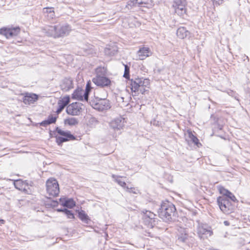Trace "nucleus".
Masks as SVG:
<instances>
[{"label":"nucleus","mask_w":250,"mask_h":250,"mask_svg":"<svg viewBox=\"0 0 250 250\" xmlns=\"http://www.w3.org/2000/svg\"><path fill=\"white\" fill-rule=\"evenodd\" d=\"M176 208L175 206L169 202H163L159 208L158 213L159 216L164 221H170Z\"/></svg>","instance_id":"f257e3e1"},{"label":"nucleus","mask_w":250,"mask_h":250,"mask_svg":"<svg viewBox=\"0 0 250 250\" xmlns=\"http://www.w3.org/2000/svg\"><path fill=\"white\" fill-rule=\"evenodd\" d=\"M149 84V81L147 79L143 78H136L131 81V89L132 92H138L140 91L142 94L146 92L145 87Z\"/></svg>","instance_id":"f03ea898"},{"label":"nucleus","mask_w":250,"mask_h":250,"mask_svg":"<svg viewBox=\"0 0 250 250\" xmlns=\"http://www.w3.org/2000/svg\"><path fill=\"white\" fill-rule=\"evenodd\" d=\"M217 202L221 211L225 213L229 214L234 209V205L226 196L218 197Z\"/></svg>","instance_id":"7ed1b4c3"},{"label":"nucleus","mask_w":250,"mask_h":250,"mask_svg":"<svg viewBox=\"0 0 250 250\" xmlns=\"http://www.w3.org/2000/svg\"><path fill=\"white\" fill-rule=\"evenodd\" d=\"M46 191L51 196L56 197L59 195L60 189L57 181L54 178H50L46 182Z\"/></svg>","instance_id":"20e7f679"},{"label":"nucleus","mask_w":250,"mask_h":250,"mask_svg":"<svg viewBox=\"0 0 250 250\" xmlns=\"http://www.w3.org/2000/svg\"><path fill=\"white\" fill-rule=\"evenodd\" d=\"M56 131L59 135L62 136H56V142L58 145H61L63 142L75 139V136L71 134L69 131H64L57 127L56 128Z\"/></svg>","instance_id":"39448f33"},{"label":"nucleus","mask_w":250,"mask_h":250,"mask_svg":"<svg viewBox=\"0 0 250 250\" xmlns=\"http://www.w3.org/2000/svg\"><path fill=\"white\" fill-rule=\"evenodd\" d=\"M89 104L93 108L99 111L107 110L110 107L109 101L106 99L97 100L96 101H91Z\"/></svg>","instance_id":"423d86ee"},{"label":"nucleus","mask_w":250,"mask_h":250,"mask_svg":"<svg viewBox=\"0 0 250 250\" xmlns=\"http://www.w3.org/2000/svg\"><path fill=\"white\" fill-rule=\"evenodd\" d=\"M72 30L70 25L67 23L57 25V37L63 38L69 35Z\"/></svg>","instance_id":"0eeeda50"},{"label":"nucleus","mask_w":250,"mask_h":250,"mask_svg":"<svg viewBox=\"0 0 250 250\" xmlns=\"http://www.w3.org/2000/svg\"><path fill=\"white\" fill-rule=\"evenodd\" d=\"M82 104L79 103H74L66 108V112L69 115L76 116L79 115L82 111Z\"/></svg>","instance_id":"6e6552de"},{"label":"nucleus","mask_w":250,"mask_h":250,"mask_svg":"<svg viewBox=\"0 0 250 250\" xmlns=\"http://www.w3.org/2000/svg\"><path fill=\"white\" fill-rule=\"evenodd\" d=\"M92 82L97 86L101 87L110 86L111 82L105 76H95L92 79Z\"/></svg>","instance_id":"1a4fd4ad"},{"label":"nucleus","mask_w":250,"mask_h":250,"mask_svg":"<svg viewBox=\"0 0 250 250\" xmlns=\"http://www.w3.org/2000/svg\"><path fill=\"white\" fill-rule=\"evenodd\" d=\"M17 189L24 192L25 194H30L32 189L31 186L27 181L21 179H17Z\"/></svg>","instance_id":"9d476101"},{"label":"nucleus","mask_w":250,"mask_h":250,"mask_svg":"<svg viewBox=\"0 0 250 250\" xmlns=\"http://www.w3.org/2000/svg\"><path fill=\"white\" fill-rule=\"evenodd\" d=\"M142 213L144 214L143 219L144 222L148 226L152 227L155 222V214L152 212L146 210H143Z\"/></svg>","instance_id":"9b49d317"},{"label":"nucleus","mask_w":250,"mask_h":250,"mask_svg":"<svg viewBox=\"0 0 250 250\" xmlns=\"http://www.w3.org/2000/svg\"><path fill=\"white\" fill-rule=\"evenodd\" d=\"M197 233L200 238L203 237V235L211 236L212 232L209 229V227L206 224H199L197 227Z\"/></svg>","instance_id":"f8f14e48"},{"label":"nucleus","mask_w":250,"mask_h":250,"mask_svg":"<svg viewBox=\"0 0 250 250\" xmlns=\"http://www.w3.org/2000/svg\"><path fill=\"white\" fill-rule=\"evenodd\" d=\"M43 33L47 36L53 37V38H58L57 36V25H48L42 29Z\"/></svg>","instance_id":"ddd939ff"},{"label":"nucleus","mask_w":250,"mask_h":250,"mask_svg":"<svg viewBox=\"0 0 250 250\" xmlns=\"http://www.w3.org/2000/svg\"><path fill=\"white\" fill-rule=\"evenodd\" d=\"M124 126V119L119 117L112 120L110 123V126L114 130H120Z\"/></svg>","instance_id":"4468645a"},{"label":"nucleus","mask_w":250,"mask_h":250,"mask_svg":"<svg viewBox=\"0 0 250 250\" xmlns=\"http://www.w3.org/2000/svg\"><path fill=\"white\" fill-rule=\"evenodd\" d=\"M137 54L141 60H144L147 57L150 56L152 53L148 47L143 46L141 47L137 52Z\"/></svg>","instance_id":"2eb2a0df"},{"label":"nucleus","mask_w":250,"mask_h":250,"mask_svg":"<svg viewBox=\"0 0 250 250\" xmlns=\"http://www.w3.org/2000/svg\"><path fill=\"white\" fill-rule=\"evenodd\" d=\"M60 87L63 91H68L73 88V81L70 78H64L60 84Z\"/></svg>","instance_id":"dca6fc26"},{"label":"nucleus","mask_w":250,"mask_h":250,"mask_svg":"<svg viewBox=\"0 0 250 250\" xmlns=\"http://www.w3.org/2000/svg\"><path fill=\"white\" fill-rule=\"evenodd\" d=\"M72 98L73 99L83 101L84 100L88 102V98H85V93L84 90L81 88H78L76 89L72 94Z\"/></svg>","instance_id":"f3484780"},{"label":"nucleus","mask_w":250,"mask_h":250,"mask_svg":"<svg viewBox=\"0 0 250 250\" xmlns=\"http://www.w3.org/2000/svg\"><path fill=\"white\" fill-rule=\"evenodd\" d=\"M178 240L182 242H185L188 238L187 230L184 228L179 227L177 228Z\"/></svg>","instance_id":"a211bd4d"},{"label":"nucleus","mask_w":250,"mask_h":250,"mask_svg":"<svg viewBox=\"0 0 250 250\" xmlns=\"http://www.w3.org/2000/svg\"><path fill=\"white\" fill-rule=\"evenodd\" d=\"M16 33V28L3 27L0 29V34L4 35L7 39L13 37Z\"/></svg>","instance_id":"6ab92c4d"},{"label":"nucleus","mask_w":250,"mask_h":250,"mask_svg":"<svg viewBox=\"0 0 250 250\" xmlns=\"http://www.w3.org/2000/svg\"><path fill=\"white\" fill-rule=\"evenodd\" d=\"M69 102L70 98L68 96L64 97L59 100L58 102V108L57 109L56 112L58 114L60 113Z\"/></svg>","instance_id":"aec40b11"},{"label":"nucleus","mask_w":250,"mask_h":250,"mask_svg":"<svg viewBox=\"0 0 250 250\" xmlns=\"http://www.w3.org/2000/svg\"><path fill=\"white\" fill-rule=\"evenodd\" d=\"M38 99V96L33 93H26L22 98L23 103L25 104H33Z\"/></svg>","instance_id":"412c9836"},{"label":"nucleus","mask_w":250,"mask_h":250,"mask_svg":"<svg viewBox=\"0 0 250 250\" xmlns=\"http://www.w3.org/2000/svg\"><path fill=\"white\" fill-rule=\"evenodd\" d=\"M149 0H130L127 2V5H126V7L127 8H129L130 7H132L133 6H136L138 5V6L142 5L143 4H147L148 3Z\"/></svg>","instance_id":"4be33fe9"},{"label":"nucleus","mask_w":250,"mask_h":250,"mask_svg":"<svg viewBox=\"0 0 250 250\" xmlns=\"http://www.w3.org/2000/svg\"><path fill=\"white\" fill-rule=\"evenodd\" d=\"M189 32L186 29L185 27H180L178 28L177 30V36L180 39H183L186 38Z\"/></svg>","instance_id":"5701e85b"},{"label":"nucleus","mask_w":250,"mask_h":250,"mask_svg":"<svg viewBox=\"0 0 250 250\" xmlns=\"http://www.w3.org/2000/svg\"><path fill=\"white\" fill-rule=\"evenodd\" d=\"M57 120V117L52 115H49L47 119L41 123V125L43 126H46L47 125L55 123Z\"/></svg>","instance_id":"b1692460"},{"label":"nucleus","mask_w":250,"mask_h":250,"mask_svg":"<svg viewBox=\"0 0 250 250\" xmlns=\"http://www.w3.org/2000/svg\"><path fill=\"white\" fill-rule=\"evenodd\" d=\"M64 123L65 125L73 126L78 125L79 122L77 119L74 117H70L65 119Z\"/></svg>","instance_id":"393cba45"},{"label":"nucleus","mask_w":250,"mask_h":250,"mask_svg":"<svg viewBox=\"0 0 250 250\" xmlns=\"http://www.w3.org/2000/svg\"><path fill=\"white\" fill-rule=\"evenodd\" d=\"M95 72L96 76H105L107 72V69L106 67L100 66L96 69Z\"/></svg>","instance_id":"a878e982"},{"label":"nucleus","mask_w":250,"mask_h":250,"mask_svg":"<svg viewBox=\"0 0 250 250\" xmlns=\"http://www.w3.org/2000/svg\"><path fill=\"white\" fill-rule=\"evenodd\" d=\"M185 6L186 4H181L174 8L175 13L180 16H183L186 13Z\"/></svg>","instance_id":"bb28decb"},{"label":"nucleus","mask_w":250,"mask_h":250,"mask_svg":"<svg viewBox=\"0 0 250 250\" xmlns=\"http://www.w3.org/2000/svg\"><path fill=\"white\" fill-rule=\"evenodd\" d=\"M79 217L83 222L86 224H88L89 222L90 221V219H89L88 216L83 210L79 212Z\"/></svg>","instance_id":"cd10ccee"},{"label":"nucleus","mask_w":250,"mask_h":250,"mask_svg":"<svg viewBox=\"0 0 250 250\" xmlns=\"http://www.w3.org/2000/svg\"><path fill=\"white\" fill-rule=\"evenodd\" d=\"M188 137L190 140L198 147H199L201 146V143L199 142L198 139L195 136L191 131H188Z\"/></svg>","instance_id":"c85d7f7f"},{"label":"nucleus","mask_w":250,"mask_h":250,"mask_svg":"<svg viewBox=\"0 0 250 250\" xmlns=\"http://www.w3.org/2000/svg\"><path fill=\"white\" fill-rule=\"evenodd\" d=\"M62 205L68 208H71L75 206V203L72 199L65 200L64 202H62Z\"/></svg>","instance_id":"c756f323"},{"label":"nucleus","mask_w":250,"mask_h":250,"mask_svg":"<svg viewBox=\"0 0 250 250\" xmlns=\"http://www.w3.org/2000/svg\"><path fill=\"white\" fill-rule=\"evenodd\" d=\"M112 177L114 179L115 181L116 182H117L120 186H121L122 187L126 188V187H125V186H126L125 182L121 181L119 179V178L120 177V176L113 174L112 175Z\"/></svg>","instance_id":"7c9ffc66"},{"label":"nucleus","mask_w":250,"mask_h":250,"mask_svg":"<svg viewBox=\"0 0 250 250\" xmlns=\"http://www.w3.org/2000/svg\"><path fill=\"white\" fill-rule=\"evenodd\" d=\"M91 83L88 82L86 85L85 89L84 90L85 93V98H88L89 93L91 89Z\"/></svg>","instance_id":"2f4dec72"},{"label":"nucleus","mask_w":250,"mask_h":250,"mask_svg":"<svg viewBox=\"0 0 250 250\" xmlns=\"http://www.w3.org/2000/svg\"><path fill=\"white\" fill-rule=\"evenodd\" d=\"M227 197V198L229 199V200H231V202H237L238 200L235 197V196L233 194H232L231 192H229V194L226 196Z\"/></svg>","instance_id":"473e14b6"},{"label":"nucleus","mask_w":250,"mask_h":250,"mask_svg":"<svg viewBox=\"0 0 250 250\" xmlns=\"http://www.w3.org/2000/svg\"><path fill=\"white\" fill-rule=\"evenodd\" d=\"M181 4H186L185 0H175L174 1L173 6L174 8H175L179 6V5Z\"/></svg>","instance_id":"72a5a7b5"},{"label":"nucleus","mask_w":250,"mask_h":250,"mask_svg":"<svg viewBox=\"0 0 250 250\" xmlns=\"http://www.w3.org/2000/svg\"><path fill=\"white\" fill-rule=\"evenodd\" d=\"M129 76V67L126 65H125V72L124 77L125 78H128Z\"/></svg>","instance_id":"f704fd0d"},{"label":"nucleus","mask_w":250,"mask_h":250,"mask_svg":"<svg viewBox=\"0 0 250 250\" xmlns=\"http://www.w3.org/2000/svg\"><path fill=\"white\" fill-rule=\"evenodd\" d=\"M126 191L129 193H133L134 194H137L138 192V190L134 188H129L128 187H126Z\"/></svg>","instance_id":"c9c22d12"},{"label":"nucleus","mask_w":250,"mask_h":250,"mask_svg":"<svg viewBox=\"0 0 250 250\" xmlns=\"http://www.w3.org/2000/svg\"><path fill=\"white\" fill-rule=\"evenodd\" d=\"M64 213L69 218H74V215L71 211L68 210L67 209H64Z\"/></svg>","instance_id":"e433bc0d"},{"label":"nucleus","mask_w":250,"mask_h":250,"mask_svg":"<svg viewBox=\"0 0 250 250\" xmlns=\"http://www.w3.org/2000/svg\"><path fill=\"white\" fill-rule=\"evenodd\" d=\"M110 50V48H106L105 49V53L106 54H108L109 55H110V56H113L114 55L115 53L117 51V50L116 49H113V50L111 52H109V50Z\"/></svg>","instance_id":"4c0bfd02"},{"label":"nucleus","mask_w":250,"mask_h":250,"mask_svg":"<svg viewBox=\"0 0 250 250\" xmlns=\"http://www.w3.org/2000/svg\"><path fill=\"white\" fill-rule=\"evenodd\" d=\"M229 192V191L225 189L224 188H220V193L223 194L222 196H226Z\"/></svg>","instance_id":"58836bf2"},{"label":"nucleus","mask_w":250,"mask_h":250,"mask_svg":"<svg viewBox=\"0 0 250 250\" xmlns=\"http://www.w3.org/2000/svg\"><path fill=\"white\" fill-rule=\"evenodd\" d=\"M47 10H49V14L47 15V16L50 19H53L55 16V13L53 9H47Z\"/></svg>","instance_id":"ea45409f"},{"label":"nucleus","mask_w":250,"mask_h":250,"mask_svg":"<svg viewBox=\"0 0 250 250\" xmlns=\"http://www.w3.org/2000/svg\"><path fill=\"white\" fill-rule=\"evenodd\" d=\"M117 100L118 101V102H119V103H122L123 104V105H125L127 104V103L126 102L125 103H124V98L123 97H121V96H117Z\"/></svg>","instance_id":"a19ab883"},{"label":"nucleus","mask_w":250,"mask_h":250,"mask_svg":"<svg viewBox=\"0 0 250 250\" xmlns=\"http://www.w3.org/2000/svg\"><path fill=\"white\" fill-rule=\"evenodd\" d=\"M47 9H52V8H49V7H46L43 8V12L44 14H49V10H47V12L46 11Z\"/></svg>","instance_id":"79ce46f5"},{"label":"nucleus","mask_w":250,"mask_h":250,"mask_svg":"<svg viewBox=\"0 0 250 250\" xmlns=\"http://www.w3.org/2000/svg\"><path fill=\"white\" fill-rule=\"evenodd\" d=\"M224 224L225 226H229V223L228 221H225L224 222Z\"/></svg>","instance_id":"37998d69"},{"label":"nucleus","mask_w":250,"mask_h":250,"mask_svg":"<svg viewBox=\"0 0 250 250\" xmlns=\"http://www.w3.org/2000/svg\"><path fill=\"white\" fill-rule=\"evenodd\" d=\"M5 223V221L3 219H0V225H1Z\"/></svg>","instance_id":"c03bdc74"},{"label":"nucleus","mask_w":250,"mask_h":250,"mask_svg":"<svg viewBox=\"0 0 250 250\" xmlns=\"http://www.w3.org/2000/svg\"><path fill=\"white\" fill-rule=\"evenodd\" d=\"M64 209L65 208L58 209H57V211H59V212H64Z\"/></svg>","instance_id":"a18cd8bd"},{"label":"nucleus","mask_w":250,"mask_h":250,"mask_svg":"<svg viewBox=\"0 0 250 250\" xmlns=\"http://www.w3.org/2000/svg\"><path fill=\"white\" fill-rule=\"evenodd\" d=\"M90 121H91V122H97V120H96L95 119V118H91L90 119Z\"/></svg>","instance_id":"49530a36"},{"label":"nucleus","mask_w":250,"mask_h":250,"mask_svg":"<svg viewBox=\"0 0 250 250\" xmlns=\"http://www.w3.org/2000/svg\"><path fill=\"white\" fill-rule=\"evenodd\" d=\"M13 184L14 185V187L16 188V180H13Z\"/></svg>","instance_id":"de8ad7c7"},{"label":"nucleus","mask_w":250,"mask_h":250,"mask_svg":"<svg viewBox=\"0 0 250 250\" xmlns=\"http://www.w3.org/2000/svg\"><path fill=\"white\" fill-rule=\"evenodd\" d=\"M16 30H17V33L19 32V31L20 30V28L19 27H17Z\"/></svg>","instance_id":"09e8293b"},{"label":"nucleus","mask_w":250,"mask_h":250,"mask_svg":"<svg viewBox=\"0 0 250 250\" xmlns=\"http://www.w3.org/2000/svg\"><path fill=\"white\" fill-rule=\"evenodd\" d=\"M60 201L62 202V198L60 199Z\"/></svg>","instance_id":"8fccbe9b"}]
</instances>
